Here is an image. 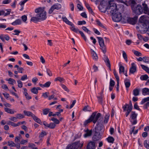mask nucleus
I'll list each match as a JSON object with an SVG mask.
<instances>
[{
  "label": "nucleus",
  "instance_id": "nucleus-1",
  "mask_svg": "<svg viewBox=\"0 0 149 149\" xmlns=\"http://www.w3.org/2000/svg\"><path fill=\"white\" fill-rule=\"evenodd\" d=\"M35 11L37 14L35 17L31 18V21L36 22L44 20L46 19V12L43 8L39 7L36 9Z\"/></svg>",
  "mask_w": 149,
  "mask_h": 149
},
{
  "label": "nucleus",
  "instance_id": "nucleus-2",
  "mask_svg": "<svg viewBox=\"0 0 149 149\" xmlns=\"http://www.w3.org/2000/svg\"><path fill=\"white\" fill-rule=\"evenodd\" d=\"M143 8L140 4H138L136 6H132V10L133 12L136 15H140L142 14L144 10V13L149 15V9L147 5L144 2L142 3Z\"/></svg>",
  "mask_w": 149,
  "mask_h": 149
},
{
  "label": "nucleus",
  "instance_id": "nucleus-3",
  "mask_svg": "<svg viewBox=\"0 0 149 149\" xmlns=\"http://www.w3.org/2000/svg\"><path fill=\"white\" fill-rule=\"evenodd\" d=\"M101 115L100 113H97V112H93L89 118L85 121L84 125L86 126L88 124L91 122H93L95 124L97 122V120Z\"/></svg>",
  "mask_w": 149,
  "mask_h": 149
},
{
  "label": "nucleus",
  "instance_id": "nucleus-4",
  "mask_svg": "<svg viewBox=\"0 0 149 149\" xmlns=\"http://www.w3.org/2000/svg\"><path fill=\"white\" fill-rule=\"evenodd\" d=\"M107 8L108 12H110L111 14H114V13L118 10L117 6L113 0L109 1V5Z\"/></svg>",
  "mask_w": 149,
  "mask_h": 149
},
{
  "label": "nucleus",
  "instance_id": "nucleus-5",
  "mask_svg": "<svg viewBox=\"0 0 149 149\" xmlns=\"http://www.w3.org/2000/svg\"><path fill=\"white\" fill-rule=\"evenodd\" d=\"M126 14L125 13L122 14L118 10L111 15L113 16L112 18L113 20L116 22H118L121 19L123 21V17L126 16Z\"/></svg>",
  "mask_w": 149,
  "mask_h": 149
},
{
  "label": "nucleus",
  "instance_id": "nucleus-6",
  "mask_svg": "<svg viewBox=\"0 0 149 149\" xmlns=\"http://www.w3.org/2000/svg\"><path fill=\"white\" fill-rule=\"evenodd\" d=\"M123 22H127L130 24H135L137 20L138 17L135 16L134 17H129L128 15L126 14V16H123Z\"/></svg>",
  "mask_w": 149,
  "mask_h": 149
},
{
  "label": "nucleus",
  "instance_id": "nucleus-7",
  "mask_svg": "<svg viewBox=\"0 0 149 149\" xmlns=\"http://www.w3.org/2000/svg\"><path fill=\"white\" fill-rule=\"evenodd\" d=\"M83 145V142H81L80 141L75 142L71 145H68L67 149H77L78 147L81 148Z\"/></svg>",
  "mask_w": 149,
  "mask_h": 149
},
{
  "label": "nucleus",
  "instance_id": "nucleus-8",
  "mask_svg": "<svg viewBox=\"0 0 149 149\" xmlns=\"http://www.w3.org/2000/svg\"><path fill=\"white\" fill-rule=\"evenodd\" d=\"M62 18L64 22H65L66 24L71 26L70 28V29L72 31L74 32L76 31V30H77V29H75V26L73 23H72L71 22L69 21L65 17H64L63 16Z\"/></svg>",
  "mask_w": 149,
  "mask_h": 149
},
{
  "label": "nucleus",
  "instance_id": "nucleus-9",
  "mask_svg": "<svg viewBox=\"0 0 149 149\" xmlns=\"http://www.w3.org/2000/svg\"><path fill=\"white\" fill-rule=\"evenodd\" d=\"M104 130V126L102 124H97V126L95 127V131L100 133V132H102Z\"/></svg>",
  "mask_w": 149,
  "mask_h": 149
},
{
  "label": "nucleus",
  "instance_id": "nucleus-10",
  "mask_svg": "<svg viewBox=\"0 0 149 149\" xmlns=\"http://www.w3.org/2000/svg\"><path fill=\"white\" fill-rule=\"evenodd\" d=\"M140 26L142 28V31H148V27L149 25V22H145L140 23Z\"/></svg>",
  "mask_w": 149,
  "mask_h": 149
},
{
  "label": "nucleus",
  "instance_id": "nucleus-11",
  "mask_svg": "<svg viewBox=\"0 0 149 149\" xmlns=\"http://www.w3.org/2000/svg\"><path fill=\"white\" fill-rule=\"evenodd\" d=\"M100 133L95 131L93 137V139L94 141H96L99 140L101 138Z\"/></svg>",
  "mask_w": 149,
  "mask_h": 149
},
{
  "label": "nucleus",
  "instance_id": "nucleus-12",
  "mask_svg": "<svg viewBox=\"0 0 149 149\" xmlns=\"http://www.w3.org/2000/svg\"><path fill=\"white\" fill-rule=\"evenodd\" d=\"M136 71V67L135 63H133L131 64V67L130 69V73L133 74Z\"/></svg>",
  "mask_w": 149,
  "mask_h": 149
},
{
  "label": "nucleus",
  "instance_id": "nucleus-13",
  "mask_svg": "<svg viewBox=\"0 0 149 149\" xmlns=\"http://www.w3.org/2000/svg\"><path fill=\"white\" fill-rule=\"evenodd\" d=\"M104 60L106 63V65L109 68V70H111V64L107 56H106L105 55H104Z\"/></svg>",
  "mask_w": 149,
  "mask_h": 149
},
{
  "label": "nucleus",
  "instance_id": "nucleus-14",
  "mask_svg": "<svg viewBox=\"0 0 149 149\" xmlns=\"http://www.w3.org/2000/svg\"><path fill=\"white\" fill-rule=\"evenodd\" d=\"M95 143L93 142H90L88 144L87 149H95Z\"/></svg>",
  "mask_w": 149,
  "mask_h": 149
},
{
  "label": "nucleus",
  "instance_id": "nucleus-15",
  "mask_svg": "<svg viewBox=\"0 0 149 149\" xmlns=\"http://www.w3.org/2000/svg\"><path fill=\"white\" fill-rule=\"evenodd\" d=\"M91 53L93 59L95 61L97 60L98 59V57L97 54L92 49H91Z\"/></svg>",
  "mask_w": 149,
  "mask_h": 149
},
{
  "label": "nucleus",
  "instance_id": "nucleus-16",
  "mask_svg": "<svg viewBox=\"0 0 149 149\" xmlns=\"http://www.w3.org/2000/svg\"><path fill=\"white\" fill-rule=\"evenodd\" d=\"M0 39L3 42L5 41V39L7 41H8L10 39L9 37L7 35H3L1 34L0 35Z\"/></svg>",
  "mask_w": 149,
  "mask_h": 149
},
{
  "label": "nucleus",
  "instance_id": "nucleus-17",
  "mask_svg": "<svg viewBox=\"0 0 149 149\" xmlns=\"http://www.w3.org/2000/svg\"><path fill=\"white\" fill-rule=\"evenodd\" d=\"M75 29H77L76 31L74 32L76 33H78V32L81 34V36L83 38L84 40L86 41L87 40V39L84 33L81 31H79V29L75 28Z\"/></svg>",
  "mask_w": 149,
  "mask_h": 149
},
{
  "label": "nucleus",
  "instance_id": "nucleus-18",
  "mask_svg": "<svg viewBox=\"0 0 149 149\" xmlns=\"http://www.w3.org/2000/svg\"><path fill=\"white\" fill-rule=\"evenodd\" d=\"M86 133L84 135L85 137H87L91 136L92 133V130H89L88 129H87L86 130H84Z\"/></svg>",
  "mask_w": 149,
  "mask_h": 149
},
{
  "label": "nucleus",
  "instance_id": "nucleus-19",
  "mask_svg": "<svg viewBox=\"0 0 149 149\" xmlns=\"http://www.w3.org/2000/svg\"><path fill=\"white\" fill-rule=\"evenodd\" d=\"M119 2L123 3L127 6L130 5V2L131 0H117Z\"/></svg>",
  "mask_w": 149,
  "mask_h": 149
},
{
  "label": "nucleus",
  "instance_id": "nucleus-20",
  "mask_svg": "<svg viewBox=\"0 0 149 149\" xmlns=\"http://www.w3.org/2000/svg\"><path fill=\"white\" fill-rule=\"evenodd\" d=\"M100 47V49L102 50V52L104 54L106 52V47L104 43L99 45Z\"/></svg>",
  "mask_w": 149,
  "mask_h": 149
},
{
  "label": "nucleus",
  "instance_id": "nucleus-21",
  "mask_svg": "<svg viewBox=\"0 0 149 149\" xmlns=\"http://www.w3.org/2000/svg\"><path fill=\"white\" fill-rule=\"evenodd\" d=\"M140 89L137 88L133 90V94L135 96H137L139 95Z\"/></svg>",
  "mask_w": 149,
  "mask_h": 149
},
{
  "label": "nucleus",
  "instance_id": "nucleus-22",
  "mask_svg": "<svg viewBox=\"0 0 149 149\" xmlns=\"http://www.w3.org/2000/svg\"><path fill=\"white\" fill-rule=\"evenodd\" d=\"M21 23V21L20 19H18L15 20L14 22L11 23L13 25H16L20 24Z\"/></svg>",
  "mask_w": 149,
  "mask_h": 149
},
{
  "label": "nucleus",
  "instance_id": "nucleus-23",
  "mask_svg": "<svg viewBox=\"0 0 149 149\" xmlns=\"http://www.w3.org/2000/svg\"><path fill=\"white\" fill-rule=\"evenodd\" d=\"M23 89L24 91V94L26 99L28 100L31 99V97L30 96H29L28 93L27 92V90L26 88H24Z\"/></svg>",
  "mask_w": 149,
  "mask_h": 149
},
{
  "label": "nucleus",
  "instance_id": "nucleus-24",
  "mask_svg": "<svg viewBox=\"0 0 149 149\" xmlns=\"http://www.w3.org/2000/svg\"><path fill=\"white\" fill-rule=\"evenodd\" d=\"M139 22L140 23L148 21L146 20V19L145 16L143 15L140 17L139 19Z\"/></svg>",
  "mask_w": 149,
  "mask_h": 149
},
{
  "label": "nucleus",
  "instance_id": "nucleus-25",
  "mask_svg": "<svg viewBox=\"0 0 149 149\" xmlns=\"http://www.w3.org/2000/svg\"><path fill=\"white\" fill-rule=\"evenodd\" d=\"M124 83L126 88H128L130 86V83L129 79H126L124 80Z\"/></svg>",
  "mask_w": 149,
  "mask_h": 149
},
{
  "label": "nucleus",
  "instance_id": "nucleus-26",
  "mask_svg": "<svg viewBox=\"0 0 149 149\" xmlns=\"http://www.w3.org/2000/svg\"><path fill=\"white\" fill-rule=\"evenodd\" d=\"M52 6L55 9L57 10L60 9L61 8V5L58 3L54 4Z\"/></svg>",
  "mask_w": 149,
  "mask_h": 149
},
{
  "label": "nucleus",
  "instance_id": "nucleus-27",
  "mask_svg": "<svg viewBox=\"0 0 149 149\" xmlns=\"http://www.w3.org/2000/svg\"><path fill=\"white\" fill-rule=\"evenodd\" d=\"M100 10L102 12L105 13L107 10H108V8L107 7H106L105 8H103L102 7V3H101V6L100 8Z\"/></svg>",
  "mask_w": 149,
  "mask_h": 149
},
{
  "label": "nucleus",
  "instance_id": "nucleus-28",
  "mask_svg": "<svg viewBox=\"0 0 149 149\" xmlns=\"http://www.w3.org/2000/svg\"><path fill=\"white\" fill-rule=\"evenodd\" d=\"M4 110L6 112L10 114H13L14 113V112L11 109L6 107L4 108Z\"/></svg>",
  "mask_w": 149,
  "mask_h": 149
},
{
  "label": "nucleus",
  "instance_id": "nucleus-29",
  "mask_svg": "<svg viewBox=\"0 0 149 149\" xmlns=\"http://www.w3.org/2000/svg\"><path fill=\"white\" fill-rule=\"evenodd\" d=\"M141 66L143 70L149 74V68L148 67L142 64L141 65Z\"/></svg>",
  "mask_w": 149,
  "mask_h": 149
},
{
  "label": "nucleus",
  "instance_id": "nucleus-30",
  "mask_svg": "<svg viewBox=\"0 0 149 149\" xmlns=\"http://www.w3.org/2000/svg\"><path fill=\"white\" fill-rule=\"evenodd\" d=\"M148 88H143L142 91V93L143 95H145L146 94H148L149 93Z\"/></svg>",
  "mask_w": 149,
  "mask_h": 149
},
{
  "label": "nucleus",
  "instance_id": "nucleus-31",
  "mask_svg": "<svg viewBox=\"0 0 149 149\" xmlns=\"http://www.w3.org/2000/svg\"><path fill=\"white\" fill-rule=\"evenodd\" d=\"M113 73L116 79L117 82H118V81H119V77L118 76V75L117 74L116 71L115 70H114L113 71Z\"/></svg>",
  "mask_w": 149,
  "mask_h": 149
},
{
  "label": "nucleus",
  "instance_id": "nucleus-32",
  "mask_svg": "<svg viewBox=\"0 0 149 149\" xmlns=\"http://www.w3.org/2000/svg\"><path fill=\"white\" fill-rule=\"evenodd\" d=\"M113 73L116 79L117 82H118V81H119V77L118 76V75L117 74L116 71L115 70H114L113 71Z\"/></svg>",
  "mask_w": 149,
  "mask_h": 149
},
{
  "label": "nucleus",
  "instance_id": "nucleus-33",
  "mask_svg": "<svg viewBox=\"0 0 149 149\" xmlns=\"http://www.w3.org/2000/svg\"><path fill=\"white\" fill-rule=\"evenodd\" d=\"M149 77L147 74L143 75L140 77V79L142 80H146Z\"/></svg>",
  "mask_w": 149,
  "mask_h": 149
},
{
  "label": "nucleus",
  "instance_id": "nucleus-34",
  "mask_svg": "<svg viewBox=\"0 0 149 149\" xmlns=\"http://www.w3.org/2000/svg\"><path fill=\"white\" fill-rule=\"evenodd\" d=\"M83 110L85 112L87 111H91V108L88 105L85 106L83 108Z\"/></svg>",
  "mask_w": 149,
  "mask_h": 149
},
{
  "label": "nucleus",
  "instance_id": "nucleus-35",
  "mask_svg": "<svg viewBox=\"0 0 149 149\" xmlns=\"http://www.w3.org/2000/svg\"><path fill=\"white\" fill-rule=\"evenodd\" d=\"M97 38L98 39L99 45L104 44V42L103 38L100 37H97Z\"/></svg>",
  "mask_w": 149,
  "mask_h": 149
},
{
  "label": "nucleus",
  "instance_id": "nucleus-36",
  "mask_svg": "<svg viewBox=\"0 0 149 149\" xmlns=\"http://www.w3.org/2000/svg\"><path fill=\"white\" fill-rule=\"evenodd\" d=\"M107 139L108 142L109 143H113L114 140V138L111 136L108 137L107 138Z\"/></svg>",
  "mask_w": 149,
  "mask_h": 149
},
{
  "label": "nucleus",
  "instance_id": "nucleus-37",
  "mask_svg": "<svg viewBox=\"0 0 149 149\" xmlns=\"http://www.w3.org/2000/svg\"><path fill=\"white\" fill-rule=\"evenodd\" d=\"M7 80L9 82V83L10 84L12 85H13V83H16V81L13 79H12L11 78H9Z\"/></svg>",
  "mask_w": 149,
  "mask_h": 149
},
{
  "label": "nucleus",
  "instance_id": "nucleus-38",
  "mask_svg": "<svg viewBox=\"0 0 149 149\" xmlns=\"http://www.w3.org/2000/svg\"><path fill=\"white\" fill-rule=\"evenodd\" d=\"M85 5L87 8L89 10V12L91 13L93 15L94 13L93 11L92 8L89 6V5L88 4L86 3Z\"/></svg>",
  "mask_w": 149,
  "mask_h": 149
},
{
  "label": "nucleus",
  "instance_id": "nucleus-39",
  "mask_svg": "<svg viewBox=\"0 0 149 149\" xmlns=\"http://www.w3.org/2000/svg\"><path fill=\"white\" fill-rule=\"evenodd\" d=\"M132 52H133L135 55L136 56H141L142 55L141 53L137 51H136L135 50H133Z\"/></svg>",
  "mask_w": 149,
  "mask_h": 149
},
{
  "label": "nucleus",
  "instance_id": "nucleus-40",
  "mask_svg": "<svg viewBox=\"0 0 149 149\" xmlns=\"http://www.w3.org/2000/svg\"><path fill=\"white\" fill-rule=\"evenodd\" d=\"M54 81H59L60 82H62L64 81V79L62 77H58L55 79Z\"/></svg>",
  "mask_w": 149,
  "mask_h": 149
},
{
  "label": "nucleus",
  "instance_id": "nucleus-41",
  "mask_svg": "<svg viewBox=\"0 0 149 149\" xmlns=\"http://www.w3.org/2000/svg\"><path fill=\"white\" fill-rule=\"evenodd\" d=\"M48 125V127L52 129H54L56 126L55 124L53 123H51Z\"/></svg>",
  "mask_w": 149,
  "mask_h": 149
},
{
  "label": "nucleus",
  "instance_id": "nucleus-42",
  "mask_svg": "<svg viewBox=\"0 0 149 149\" xmlns=\"http://www.w3.org/2000/svg\"><path fill=\"white\" fill-rule=\"evenodd\" d=\"M23 112L27 116H31L32 117V115L33 114L30 111H24Z\"/></svg>",
  "mask_w": 149,
  "mask_h": 149
},
{
  "label": "nucleus",
  "instance_id": "nucleus-43",
  "mask_svg": "<svg viewBox=\"0 0 149 149\" xmlns=\"http://www.w3.org/2000/svg\"><path fill=\"white\" fill-rule=\"evenodd\" d=\"M119 72L120 74L122 72H123V73H125L124 68L122 65H120V66L119 68Z\"/></svg>",
  "mask_w": 149,
  "mask_h": 149
},
{
  "label": "nucleus",
  "instance_id": "nucleus-44",
  "mask_svg": "<svg viewBox=\"0 0 149 149\" xmlns=\"http://www.w3.org/2000/svg\"><path fill=\"white\" fill-rule=\"evenodd\" d=\"M61 85L63 89L65 91L67 92H69V89L65 85L62 84H61Z\"/></svg>",
  "mask_w": 149,
  "mask_h": 149
},
{
  "label": "nucleus",
  "instance_id": "nucleus-45",
  "mask_svg": "<svg viewBox=\"0 0 149 149\" xmlns=\"http://www.w3.org/2000/svg\"><path fill=\"white\" fill-rule=\"evenodd\" d=\"M130 2V5H131L132 8V6H135V5L136 4V1L134 0H131Z\"/></svg>",
  "mask_w": 149,
  "mask_h": 149
},
{
  "label": "nucleus",
  "instance_id": "nucleus-46",
  "mask_svg": "<svg viewBox=\"0 0 149 149\" xmlns=\"http://www.w3.org/2000/svg\"><path fill=\"white\" fill-rule=\"evenodd\" d=\"M51 120L54 122L55 124H58L59 123V120L56 118H51Z\"/></svg>",
  "mask_w": 149,
  "mask_h": 149
},
{
  "label": "nucleus",
  "instance_id": "nucleus-47",
  "mask_svg": "<svg viewBox=\"0 0 149 149\" xmlns=\"http://www.w3.org/2000/svg\"><path fill=\"white\" fill-rule=\"evenodd\" d=\"M123 56L125 61L127 62L128 61L127 59V55L126 53L124 51H123Z\"/></svg>",
  "mask_w": 149,
  "mask_h": 149
},
{
  "label": "nucleus",
  "instance_id": "nucleus-48",
  "mask_svg": "<svg viewBox=\"0 0 149 149\" xmlns=\"http://www.w3.org/2000/svg\"><path fill=\"white\" fill-rule=\"evenodd\" d=\"M149 101V97L143 99L141 101V104H143L145 102Z\"/></svg>",
  "mask_w": 149,
  "mask_h": 149
},
{
  "label": "nucleus",
  "instance_id": "nucleus-49",
  "mask_svg": "<svg viewBox=\"0 0 149 149\" xmlns=\"http://www.w3.org/2000/svg\"><path fill=\"white\" fill-rule=\"evenodd\" d=\"M131 113V117L134 120L136 118L137 115L135 113V112L133 111H132Z\"/></svg>",
  "mask_w": 149,
  "mask_h": 149
},
{
  "label": "nucleus",
  "instance_id": "nucleus-50",
  "mask_svg": "<svg viewBox=\"0 0 149 149\" xmlns=\"http://www.w3.org/2000/svg\"><path fill=\"white\" fill-rule=\"evenodd\" d=\"M82 29L84 31H85L87 32L89 34H91V31H90L87 29L86 27L84 26H83L82 27Z\"/></svg>",
  "mask_w": 149,
  "mask_h": 149
},
{
  "label": "nucleus",
  "instance_id": "nucleus-51",
  "mask_svg": "<svg viewBox=\"0 0 149 149\" xmlns=\"http://www.w3.org/2000/svg\"><path fill=\"white\" fill-rule=\"evenodd\" d=\"M8 145L10 147H14L15 146V144L12 141H9L8 142Z\"/></svg>",
  "mask_w": 149,
  "mask_h": 149
},
{
  "label": "nucleus",
  "instance_id": "nucleus-52",
  "mask_svg": "<svg viewBox=\"0 0 149 149\" xmlns=\"http://www.w3.org/2000/svg\"><path fill=\"white\" fill-rule=\"evenodd\" d=\"M103 118L101 117V116L97 121V124H102L103 122Z\"/></svg>",
  "mask_w": 149,
  "mask_h": 149
},
{
  "label": "nucleus",
  "instance_id": "nucleus-53",
  "mask_svg": "<svg viewBox=\"0 0 149 149\" xmlns=\"http://www.w3.org/2000/svg\"><path fill=\"white\" fill-rule=\"evenodd\" d=\"M143 61L146 63H148L149 62V57L147 56L143 57Z\"/></svg>",
  "mask_w": 149,
  "mask_h": 149
},
{
  "label": "nucleus",
  "instance_id": "nucleus-54",
  "mask_svg": "<svg viewBox=\"0 0 149 149\" xmlns=\"http://www.w3.org/2000/svg\"><path fill=\"white\" fill-rule=\"evenodd\" d=\"M31 92L32 93L35 94H37L38 93V91L36 87H34L32 89H31Z\"/></svg>",
  "mask_w": 149,
  "mask_h": 149
},
{
  "label": "nucleus",
  "instance_id": "nucleus-55",
  "mask_svg": "<svg viewBox=\"0 0 149 149\" xmlns=\"http://www.w3.org/2000/svg\"><path fill=\"white\" fill-rule=\"evenodd\" d=\"M50 109H45L43 110V113L44 115H47L48 114Z\"/></svg>",
  "mask_w": 149,
  "mask_h": 149
},
{
  "label": "nucleus",
  "instance_id": "nucleus-56",
  "mask_svg": "<svg viewBox=\"0 0 149 149\" xmlns=\"http://www.w3.org/2000/svg\"><path fill=\"white\" fill-rule=\"evenodd\" d=\"M16 117L17 119H21L24 118V116L20 113H19L17 114Z\"/></svg>",
  "mask_w": 149,
  "mask_h": 149
},
{
  "label": "nucleus",
  "instance_id": "nucleus-57",
  "mask_svg": "<svg viewBox=\"0 0 149 149\" xmlns=\"http://www.w3.org/2000/svg\"><path fill=\"white\" fill-rule=\"evenodd\" d=\"M51 84V82L48 81L46 82L45 84H44V87H49Z\"/></svg>",
  "mask_w": 149,
  "mask_h": 149
},
{
  "label": "nucleus",
  "instance_id": "nucleus-58",
  "mask_svg": "<svg viewBox=\"0 0 149 149\" xmlns=\"http://www.w3.org/2000/svg\"><path fill=\"white\" fill-rule=\"evenodd\" d=\"M21 136L20 134H19V136H16L15 139V142L16 143L18 142L19 141L20 139L21 138Z\"/></svg>",
  "mask_w": 149,
  "mask_h": 149
},
{
  "label": "nucleus",
  "instance_id": "nucleus-59",
  "mask_svg": "<svg viewBox=\"0 0 149 149\" xmlns=\"http://www.w3.org/2000/svg\"><path fill=\"white\" fill-rule=\"evenodd\" d=\"M54 10H55V8L53 7V6H51V7L50 8L49 10V14H52Z\"/></svg>",
  "mask_w": 149,
  "mask_h": 149
},
{
  "label": "nucleus",
  "instance_id": "nucleus-60",
  "mask_svg": "<svg viewBox=\"0 0 149 149\" xmlns=\"http://www.w3.org/2000/svg\"><path fill=\"white\" fill-rule=\"evenodd\" d=\"M54 10H55V8L53 7V6H51V7L50 8L49 10V14H52Z\"/></svg>",
  "mask_w": 149,
  "mask_h": 149
},
{
  "label": "nucleus",
  "instance_id": "nucleus-61",
  "mask_svg": "<svg viewBox=\"0 0 149 149\" xmlns=\"http://www.w3.org/2000/svg\"><path fill=\"white\" fill-rule=\"evenodd\" d=\"M7 124L11 125V126L14 127H16V124L10 121H9L8 122Z\"/></svg>",
  "mask_w": 149,
  "mask_h": 149
},
{
  "label": "nucleus",
  "instance_id": "nucleus-62",
  "mask_svg": "<svg viewBox=\"0 0 149 149\" xmlns=\"http://www.w3.org/2000/svg\"><path fill=\"white\" fill-rule=\"evenodd\" d=\"M46 135V133L45 132H42L40 133L39 135V137H42Z\"/></svg>",
  "mask_w": 149,
  "mask_h": 149
},
{
  "label": "nucleus",
  "instance_id": "nucleus-63",
  "mask_svg": "<svg viewBox=\"0 0 149 149\" xmlns=\"http://www.w3.org/2000/svg\"><path fill=\"white\" fill-rule=\"evenodd\" d=\"M17 82L18 87L20 88H22L23 85L22 82L20 80H18L17 81Z\"/></svg>",
  "mask_w": 149,
  "mask_h": 149
},
{
  "label": "nucleus",
  "instance_id": "nucleus-64",
  "mask_svg": "<svg viewBox=\"0 0 149 149\" xmlns=\"http://www.w3.org/2000/svg\"><path fill=\"white\" fill-rule=\"evenodd\" d=\"M115 82L113 80H112L111 79L110 81L109 86L114 87L115 85Z\"/></svg>",
  "mask_w": 149,
  "mask_h": 149
}]
</instances>
